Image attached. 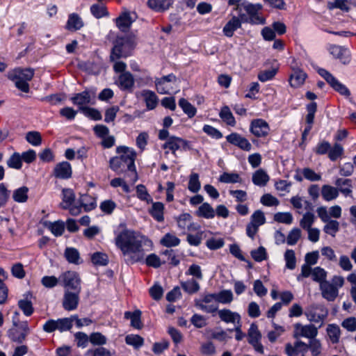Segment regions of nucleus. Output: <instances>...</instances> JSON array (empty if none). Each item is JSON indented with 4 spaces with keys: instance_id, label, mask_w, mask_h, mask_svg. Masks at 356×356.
<instances>
[{
    "instance_id": "nucleus-51",
    "label": "nucleus",
    "mask_w": 356,
    "mask_h": 356,
    "mask_svg": "<svg viewBox=\"0 0 356 356\" xmlns=\"http://www.w3.org/2000/svg\"><path fill=\"white\" fill-rule=\"evenodd\" d=\"M312 277L314 282L321 283L326 282L327 272L321 267H316L312 270Z\"/></svg>"
},
{
    "instance_id": "nucleus-31",
    "label": "nucleus",
    "mask_w": 356,
    "mask_h": 356,
    "mask_svg": "<svg viewBox=\"0 0 356 356\" xmlns=\"http://www.w3.org/2000/svg\"><path fill=\"white\" fill-rule=\"evenodd\" d=\"M124 318L131 320V325L138 330L143 327L141 323V312L140 310H136L134 312H126L124 313Z\"/></svg>"
},
{
    "instance_id": "nucleus-35",
    "label": "nucleus",
    "mask_w": 356,
    "mask_h": 356,
    "mask_svg": "<svg viewBox=\"0 0 356 356\" xmlns=\"http://www.w3.org/2000/svg\"><path fill=\"white\" fill-rule=\"evenodd\" d=\"M327 334L332 343H337L339 341L341 330L338 325L329 324L326 329Z\"/></svg>"
},
{
    "instance_id": "nucleus-48",
    "label": "nucleus",
    "mask_w": 356,
    "mask_h": 356,
    "mask_svg": "<svg viewBox=\"0 0 356 356\" xmlns=\"http://www.w3.org/2000/svg\"><path fill=\"white\" fill-rule=\"evenodd\" d=\"M29 188L26 186H22L16 189L13 192V198L17 202H25L28 199Z\"/></svg>"
},
{
    "instance_id": "nucleus-12",
    "label": "nucleus",
    "mask_w": 356,
    "mask_h": 356,
    "mask_svg": "<svg viewBox=\"0 0 356 356\" xmlns=\"http://www.w3.org/2000/svg\"><path fill=\"white\" fill-rule=\"evenodd\" d=\"M188 145L189 142L188 140L172 136L168 138L165 143L162 145V148L164 149H168L176 156L177 150L180 149H189Z\"/></svg>"
},
{
    "instance_id": "nucleus-29",
    "label": "nucleus",
    "mask_w": 356,
    "mask_h": 356,
    "mask_svg": "<svg viewBox=\"0 0 356 356\" xmlns=\"http://www.w3.org/2000/svg\"><path fill=\"white\" fill-rule=\"evenodd\" d=\"M270 177L266 172L263 169L256 170L252 177V182L254 185L259 186H265L268 182Z\"/></svg>"
},
{
    "instance_id": "nucleus-3",
    "label": "nucleus",
    "mask_w": 356,
    "mask_h": 356,
    "mask_svg": "<svg viewBox=\"0 0 356 356\" xmlns=\"http://www.w3.org/2000/svg\"><path fill=\"white\" fill-rule=\"evenodd\" d=\"M34 76V70L32 68L17 67L8 73V79L15 82L17 88L24 92H29L30 81Z\"/></svg>"
},
{
    "instance_id": "nucleus-27",
    "label": "nucleus",
    "mask_w": 356,
    "mask_h": 356,
    "mask_svg": "<svg viewBox=\"0 0 356 356\" xmlns=\"http://www.w3.org/2000/svg\"><path fill=\"white\" fill-rule=\"evenodd\" d=\"M134 20L131 18L129 12L122 13L116 18V25L122 31L126 32L129 30L130 26Z\"/></svg>"
},
{
    "instance_id": "nucleus-9",
    "label": "nucleus",
    "mask_w": 356,
    "mask_h": 356,
    "mask_svg": "<svg viewBox=\"0 0 356 356\" xmlns=\"http://www.w3.org/2000/svg\"><path fill=\"white\" fill-rule=\"evenodd\" d=\"M317 72L330 86L339 92L341 95L348 97L350 95V90L341 83H340L331 73L323 68H318Z\"/></svg>"
},
{
    "instance_id": "nucleus-19",
    "label": "nucleus",
    "mask_w": 356,
    "mask_h": 356,
    "mask_svg": "<svg viewBox=\"0 0 356 356\" xmlns=\"http://www.w3.org/2000/svg\"><path fill=\"white\" fill-rule=\"evenodd\" d=\"M227 142L229 143L238 146L243 150L250 151L252 145L244 137L236 133H232L226 137Z\"/></svg>"
},
{
    "instance_id": "nucleus-20",
    "label": "nucleus",
    "mask_w": 356,
    "mask_h": 356,
    "mask_svg": "<svg viewBox=\"0 0 356 356\" xmlns=\"http://www.w3.org/2000/svg\"><path fill=\"white\" fill-rule=\"evenodd\" d=\"M306 315L309 321L319 323L326 318L327 311L323 306H316L312 307Z\"/></svg>"
},
{
    "instance_id": "nucleus-23",
    "label": "nucleus",
    "mask_w": 356,
    "mask_h": 356,
    "mask_svg": "<svg viewBox=\"0 0 356 356\" xmlns=\"http://www.w3.org/2000/svg\"><path fill=\"white\" fill-rule=\"evenodd\" d=\"M119 88L122 90L131 91L134 86V79L129 72L120 74L117 82Z\"/></svg>"
},
{
    "instance_id": "nucleus-1",
    "label": "nucleus",
    "mask_w": 356,
    "mask_h": 356,
    "mask_svg": "<svg viewBox=\"0 0 356 356\" xmlns=\"http://www.w3.org/2000/svg\"><path fill=\"white\" fill-rule=\"evenodd\" d=\"M115 244L120 250L127 264L142 263L146 252L153 245L152 241L147 237L128 229L122 230L116 236Z\"/></svg>"
},
{
    "instance_id": "nucleus-17",
    "label": "nucleus",
    "mask_w": 356,
    "mask_h": 356,
    "mask_svg": "<svg viewBox=\"0 0 356 356\" xmlns=\"http://www.w3.org/2000/svg\"><path fill=\"white\" fill-rule=\"evenodd\" d=\"M92 95L88 90H84L81 92L76 93L70 98L72 102L77 106L82 112L83 108H86L88 104H92Z\"/></svg>"
},
{
    "instance_id": "nucleus-57",
    "label": "nucleus",
    "mask_w": 356,
    "mask_h": 356,
    "mask_svg": "<svg viewBox=\"0 0 356 356\" xmlns=\"http://www.w3.org/2000/svg\"><path fill=\"white\" fill-rule=\"evenodd\" d=\"M89 339L93 346H103L107 342L106 337L99 332L91 333Z\"/></svg>"
},
{
    "instance_id": "nucleus-38",
    "label": "nucleus",
    "mask_w": 356,
    "mask_h": 356,
    "mask_svg": "<svg viewBox=\"0 0 356 356\" xmlns=\"http://www.w3.org/2000/svg\"><path fill=\"white\" fill-rule=\"evenodd\" d=\"M64 255L67 261L70 264H80V254L74 248H67L65 250Z\"/></svg>"
},
{
    "instance_id": "nucleus-61",
    "label": "nucleus",
    "mask_w": 356,
    "mask_h": 356,
    "mask_svg": "<svg viewBox=\"0 0 356 356\" xmlns=\"http://www.w3.org/2000/svg\"><path fill=\"white\" fill-rule=\"evenodd\" d=\"M191 220H192V216L189 213L181 214L177 218V225L179 228L182 230L183 233L186 232Z\"/></svg>"
},
{
    "instance_id": "nucleus-22",
    "label": "nucleus",
    "mask_w": 356,
    "mask_h": 356,
    "mask_svg": "<svg viewBox=\"0 0 356 356\" xmlns=\"http://www.w3.org/2000/svg\"><path fill=\"white\" fill-rule=\"evenodd\" d=\"M218 315L226 323L238 324L241 322V316L228 309L218 310Z\"/></svg>"
},
{
    "instance_id": "nucleus-40",
    "label": "nucleus",
    "mask_w": 356,
    "mask_h": 356,
    "mask_svg": "<svg viewBox=\"0 0 356 356\" xmlns=\"http://www.w3.org/2000/svg\"><path fill=\"white\" fill-rule=\"evenodd\" d=\"M90 12L92 15L97 19L108 15L106 8L103 3H98L92 5L90 7Z\"/></svg>"
},
{
    "instance_id": "nucleus-55",
    "label": "nucleus",
    "mask_w": 356,
    "mask_h": 356,
    "mask_svg": "<svg viewBox=\"0 0 356 356\" xmlns=\"http://www.w3.org/2000/svg\"><path fill=\"white\" fill-rule=\"evenodd\" d=\"M201 187L197 173H191L189 177L188 188L193 193H197Z\"/></svg>"
},
{
    "instance_id": "nucleus-18",
    "label": "nucleus",
    "mask_w": 356,
    "mask_h": 356,
    "mask_svg": "<svg viewBox=\"0 0 356 356\" xmlns=\"http://www.w3.org/2000/svg\"><path fill=\"white\" fill-rule=\"evenodd\" d=\"M251 132L257 137H265L270 131L268 123L262 119H257L252 121L250 124Z\"/></svg>"
},
{
    "instance_id": "nucleus-59",
    "label": "nucleus",
    "mask_w": 356,
    "mask_h": 356,
    "mask_svg": "<svg viewBox=\"0 0 356 356\" xmlns=\"http://www.w3.org/2000/svg\"><path fill=\"white\" fill-rule=\"evenodd\" d=\"M343 154V147L339 143H335L332 147H330L328 152V157L331 161H334L340 158Z\"/></svg>"
},
{
    "instance_id": "nucleus-10",
    "label": "nucleus",
    "mask_w": 356,
    "mask_h": 356,
    "mask_svg": "<svg viewBox=\"0 0 356 356\" xmlns=\"http://www.w3.org/2000/svg\"><path fill=\"white\" fill-rule=\"evenodd\" d=\"M13 325L15 327L8 330V337L13 341L22 343L29 332L28 323L24 321L17 325L16 322H13Z\"/></svg>"
},
{
    "instance_id": "nucleus-50",
    "label": "nucleus",
    "mask_w": 356,
    "mask_h": 356,
    "mask_svg": "<svg viewBox=\"0 0 356 356\" xmlns=\"http://www.w3.org/2000/svg\"><path fill=\"white\" fill-rule=\"evenodd\" d=\"M220 117L228 125L233 127L236 124L235 119L228 106H224L222 108L220 112Z\"/></svg>"
},
{
    "instance_id": "nucleus-7",
    "label": "nucleus",
    "mask_w": 356,
    "mask_h": 356,
    "mask_svg": "<svg viewBox=\"0 0 356 356\" xmlns=\"http://www.w3.org/2000/svg\"><path fill=\"white\" fill-rule=\"evenodd\" d=\"M293 328V337L297 339L304 337L310 341L316 338L318 333V327L313 324L302 325L297 323L294 324Z\"/></svg>"
},
{
    "instance_id": "nucleus-5",
    "label": "nucleus",
    "mask_w": 356,
    "mask_h": 356,
    "mask_svg": "<svg viewBox=\"0 0 356 356\" xmlns=\"http://www.w3.org/2000/svg\"><path fill=\"white\" fill-rule=\"evenodd\" d=\"M135 44L132 38H117L110 56L111 60L115 61L120 58H127L130 56Z\"/></svg>"
},
{
    "instance_id": "nucleus-11",
    "label": "nucleus",
    "mask_w": 356,
    "mask_h": 356,
    "mask_svg": "<svg viewBox=\"0 0 356 356\" xmlns=\"http://www.w3.org/2000/svg\"><path fill=\"white\" fill-rule=\"evenodd\" d=\"M329 53L334 58L338 59L342 64L348 65L351 60V55L349 50L344 47L330 44L327 47Z\"/></svg>"
},
{
    "instance_id": "nucleus-49",
    "label": "nucleus",
    "mask_w": 356,
    "mask_h": 356,
    "mask_svg": "<svg viewBox=\"0 0 356 356\" xmlns=\"http://www.w3.org/2000/svg\"><path fill=\"white\" fill-rule=\"evenodd\" d=\"M127 344L132 346L134 348L138 349L144 343L143 337L138 334H129L125 337Z\"/></svg>"
},
{
    "instance_id": "nucleus-34",
    "label": "nucleus",
    "mask_w": 356,
    "mask_h": 356,
    "mask_svg": "<svg viewBox=\"0 0 356 356\" xmlns=\"http://www.w3.org/2000/svg\"><path fill=\"white\" fill-rule=\"evenodd\" d=\"M172 3V0H148L149 7L156 11L167 10Z\"/></svg>"
},
{
    "instance_id": "nucleus-63",
    "label": "nucleus",
    "mask_w": 356,
    "mask_h": 356,
    "mask_svg": "<svg viewBox=\"0 0 356 356\" xmlns=\"http://www.w3.org/2000/svg\"><path fill=\"white\" fill-rule=\"evenodd\" d=\"M73 316L71 318H64L56 321L57 330L60 332L70 330L72 327Z\"/></svg>"
},
{
    "instance_id": "nucleus-53",
    "label": "nucleus",
    "mask_w": 356,
    "mask_h": 356,
    "mask_svg": "<svg viewBox=\"0 0 356 356\" xmlns=\"http://www.w3.org/2000/svg\"><path fill=\"white\" fill-rule=\"evenodd\" d=\"M182 289L190 294L195 293L200 290L199 283L193 279L181 282Z\"/></svg>"
},
{
    "instance_id": "nucleus-52",
    "label": "nucleus",
    "mask_w": 356,
    "mask_h": 356,
    "mask_svg": "<svg viewBox=\"0 0 356 356\" xmlns=\"http://www.w3.org/2000/svg\"><path fill=\"white\" fill-rule=\"evenodd\" d=\"M91 261L95 266H106L108 263V257L105 253L97 252L91 256Z\"/></svg>"
},
{
    "instance_id": "nucleus-16",
    "label": "nucleus",
    "mask_w": 356,
    "mask_h": 356,
    "mask_svg": "<svg viewBox=\"0 0 356 356\" xmlns=\"http://www.w3.org/2000/svg\"><path fill=\"white\" fill-rule=\"evenodd\" d=\"M213 300L216 302V293L204 295L202 300H196L195 305L204 312L213 313L218 311V306L213 304L209 305Z\"/></svg>"
},
{
    "instance_id": "nucleus-32",
    "label": "nucleus",
    "mask_w": 356,
    "mask_h": 356,
    "mask_svg": "<svg viewBox=\"0 0 356 356\" xmlns=\"http://www.w3.org/2000/svg\"><path fill=\"white\" fill-rule=\"evenodd\" d=\"M321 195L325 201H332L338 197L339 190L334 186L325 184L322 186Z\"/></svg>"
},
{
    "instance_id": "nucleus-28",
    "label": "nucleus",
    "mask_w": 356,
    "mask_h": 356,
    "mask_svg": "<svg viewBox=\"0 0 356 356\" xmlns=\"http://www.w3.org/2000/svg\"><path fill=\"white\" fill-rule=\"evenodd\" d=\"M75 201V194L72 189L63 188L62 191V202L60 207L63 209H67Z\"/></svg>"
},
{
    "instance_id": "nucleus-44",
    "label": "nucleus",
    "mask_w": 356,
    "mask_h": 356,
    "mask_svg": "<svg viewBox=\"0 0 356 356\" xmlns=\"http://www.w3.org/2000/svg\"><path fill=\"white\" fill-rule=\"evenodd\" d=\"M219 181L227 184L241 183V178L237 173L223 172L219 177Z\"/></svg>"
},
{
    "instance_id": "nucleus-33",
    "label": "nucleus",
    "mask_w": 356,
    "mask_h": 356,
    "mask_svg": "<svg viewBox=\"0 0 356 356\" xmlns=\"http://www.w3.org/2000/svg\"><path fill=\"white\" fill-rule=\"evenodd\" d=\"M163 210V204L156 202L152 204V208L149 209V213L156 221L162 222L164 220Z\"/></svg>"
},
{
    "instance_id": "nucleus-30",
    "label": "nucleus",
    "mask_w": 356,
    "mask_h": 356,
    "mask_svg": "<svg viewBox=\"0 0 356 356\" xmlns=\"http://www.w3.org/2000/svg\"><path fill=\"white\" fill-rule=\"evenodd\" d=\"M199 217L206 219L213 218L216 216L215 209L207 202L202 203L196 211Z\"/></svg>"
},
{
    "instance_id": "nucleus-46",
    "label": "nucleus",
    "mask_w": 356,
    "mask_h": 356,
    "mask_svg": "<svg viewBox=\"0 0 356 356\" xmlns=\"http://www.w3.org/2000/svg\"><path fill=\"white\" fill-rule=\"evenodd\" d=\"M7 165L13 169L20 170L22 167V156L18 152L13 153L8 159Z\"/></svg>"
},
{
    "instance_id": "nucleus-25",
    "label": "nucleus",
    "mask_w": 356,
    "mask_h": 356,
    "mask_svg": "<svg viewBox=\"0 0 356 356\" xmlns=\"http://www.w3.org/2000/svg\"><path fill=\"white\" fill-rule=\"evenodd\" d=\"M141 96L145 102L147 110H153L158 105L159 99L154 92L149 90H143L141 92Z\"/></svg>"
},
{
    "instance_id": "nucleus-62",
    "label": "nucleus",
    "mask_w": 356,
    "mask_h": 356,
    "mask_svg": "<svg viewBox=\"0 0 356 356\" xmlns=\"http://www.w3.org/2000/svg\"><path fill=\"white\" fill-rule=\"evenodd\" d=\"M286 267L290 270L296 268V259L295 252L293 250H287L284 253Z\"/></svg>"
},
{
    "instance_id": "nucleus-15",
    "label": "nucleus",
    "mask_w": 356,
    "mask_h": 356,
    "mask_svg": "<svg viewBox=\"0 0 356 356\" xmlns=\"http://www.w3.org/2000/svg\"><path fill=\"white\" fill-rule=\"evenodd\" d=\"M284 353L287 356H305L307 353V343L297 340L294 343L285 344Z\"/></svg>"
},
{
    "instance_id": "nucleus-13",
    "label": "nucleus",
    "mask_w": 356,
    "mask_h": 356,
    "mask_svg": "<svg viewBox=\"0 0 356 356\" xmlns=\"http://www.w3.org/2000/svg\"><path fill=\"white\" fill-rule=\"evenodd\" d=\"M248 342L259 353H264V347L261 343V334L256 324H251L248 332Z\"/></svg>"
},
{
    "instance_id": "nucleus-21",
    "label": "nucleus",
    "mask_w": 356,
    "mask_h": 356,
    "mask_svg": "<svg viewBox=\"0 0 356 356\" xmlns=\"http://www.w3.org/2000/svg\"><path fill=\"white\" fill-rule=\"evenodd\" d=\"M56 177L63 179H67L72 176V167L70 163L63 161L58 163L54 170Z\"/></svg>"
},
{
    "instance_id": "nucleus-43",
    "label": "nucleus",
    "mask_w": 356,
    "mask_h": 356,
    "mask_svg": "<svg viewBox=\"0 0 356 356\" xmlns=\"http://www.w3.org/2000/svg\"><path fill=\"white\" fill-rule=\"evenodd\" d=\"M46 226L55 236H61L65 230L64 222L60 220L47 223Z\"/></svg>"
},
{
    "instance_id": "nucleus-47",
    "label": "nucleus",
    "mask_w": 356,
    "mask_h": 356,
    "mask_svg": "<svg viewBox=\"0 0 356 356\" xmlns=\"http://www.w3.org/2000/svg\"><path fill=\"white\" fill-rule=\"evenodd\" d=\"M161 243L168 248L177 246L180 243V240L175 235L168 233L161 240Z\"/></svg>"
},
{
    "instance_id": "nucleus-41",
    "label": "nucleus",
    "mask_w": 356,
    "mask_h": 356,
    "mask_svg": "<svg viewBox=\"0 0 356 356\" xmlns=\"http://www.w3.org/2000/svg\"><path fill=\"white\" fill-rule=\"evenodd\" d=\"M179 106L182 108L184 113H186L188 118H191L196 114L197 110L188 100L184 98H181L179 100Z\"/></svg>"
},
{
    "instance_id": "nucleus-58",
    "label": "nucleus",
    "mask_w": 356,
    "mask_h": 356,
    "mask_svg": "<svg viewBox=\"0 0 356 356\" xmlns=\"http://www.w3.org/2000/svg\"><path fill=\"white\" fill-rule=\"evenodd\" d=\"M326 222V225L323 227V231L332 236H335L339 229V222L334 220H330Z\"/></svg>"
},
{
    "instance_id": "nucleus-39",
    "label": "nucleus",
    "mask_w": 356,
    "mask_h": 356,
    "mask_svg": "<svg viewBox=\"0 0 356 356\" xmlns=\"http://www.w3.org/2000/svg\"><path fill=\"white\" fill-rule=\"evenodd\" d=\"M306 77L307 75L303 71H295L290 76V84L292 87H298L303 84Z\"/></svg>"
},
{
    "instance_id": "nucleus-64",
    "label": "nucleus",
    "mask_w": 356,
    "mask_h": 356,
    "mask_svg": "<svg viewBox=\"0 0 356 356\" xmlns=\"http://www.w3.org/2000/svg\"><path fill=\"white\" fill-rule=\"evenodd\" d=\"M261 203L266 207L277 206L280 204L278 199L270 193L263 195L260 199Z\"/></svg>"
},
{
    "instance_id": "nucleus-45",
    "label": "nucleus",
    "mask_w": 356,
    "mask_h": 356,
    "mask_svg": "<svg viewBox=\"0 0 356 356\" xmlns=\"http://www.w3.org/2000/svg\"><path fill=\"white\" fill-rule=\"evenodd\" d=\"M216 294V302L222 304H229L232 302L234 297L231 290H222Z\"/></svg>"
},
{
    "instance_id": "nucleus-54",
    "label": "nucleus",
    "mask_w": 356,
    "mask_h": 356,
    "mask_svg": "<svg viewBox=\"0 0 356 356\" xmlns=\"http://www.w3.org/2000/svg\"><path fill=\"white\" fill-rule=\"evenodd\" d=\"M27 142L33 146H39L42 143V136L40 132L36 131H29L25 137Z\"/></svg>"
},
{
    "instance_id": "nucleus-14",
    "label": "nucleus",
    "mask_w": 356,
    "mask_h": 356,
    "mask_svg": "<svg viewBox=\"0 0 356 356\" xmlns=\"http://www.w3.org/2000/svg\"><path fill=\"white\" fill-rule=\"evenodd\" d=\"M81 291L65 290L63 298V307L66 311H72L77 308Z\"/></svg>"
},
{
    "instance_id": "nucleus-60",
    "label": "nucleus",
    "mask_w": 356,
    "mask_h": 356,
    "mask_svg": "<svg viewBox=\"0 0 356 356\" xmlns=\"http://www.w3.org/2000/svg\"><path fill=\"white\" fill-rule=\"evenodd\" d=\"M315 216L314 213L311 212H307L305 213L300 221V227L304 229H309L312 228V225L314 222Z\"/></svg>"
},
{
    "instance_id": "nucleus-24",
    "label": "nucleus",
    "mask_w": 356,
    "mask_h": 356,
    "mask_svg": "<svg viewBox=\"0 0 356 356\" xmlns=\"http://www.w3.org/2000/svg\"><path fill=\"white\" fill-rule=\"evenodd\" d=\"M83 26L84 22L81 17L77 13H71L68 16L65 29L74 32L80 30Z\"/></svg>"
},
{
    "instance_id": "nucleus-26",
    "label": "nucleus",
    "mask_w": 356,
    "mask_h": 356,
    "mask_svg": "<svg viewBox=\"0 0 356 356\" xmlns=\"http://www.w3.org/2000/svg\"><path fill=\"white\" fill-rule=\"evenodd\" d=\"M241 26V23L239 18L236 16H233L223 27L222 32L225 36L231 38L233 36L234 31Z\"/></svg>"
},
{
    "instance_id": "nucleus-2",
    "label": "nucleus",
    "mask_w": 356,
    "mask_h": 356,
    "mask_svg": "<svg viewBox=\"0 0 356 356\" xmlns=\"http://www.w3.org/2000/svg\"><path fill=\"white\" fill-rule=\"evenodd\" d=\"M118 156L110 159L109 166L115 172L122 173L129 171L131 173V181L134 184L138 180V175L135 166L136 152L126 146H119L116 148Z\"/></svg>"
},
{
    "instance_id": "nucleus-8",
    "label": "nucleus",
    "mask_w": 356,
    "mask_h": 356,
    "mask_svg": "<svg viewBox=\"0 0 356 356\" xmlns=\"http://www.w3.org/2000/svg\"><path fill=\"white\" fill-rule=\"evenodd\" d=\"M177 79L173 74H170L160 79H156L155 81V85L158 92L160 94H170L172 92H176L179 90L177 87H176V90H174L172 85H175L177 83Z\"/></svg>"
},
{
    "instance_id": "nucleus-4",
    "label": "nucleus",
    "mask_w": 356,
    "mask_h": 356,
    "mask_svg": "<svg viewBox=\"0 0 356 356\" xmlns=\"http://www.w3.org/2000/svg\"><path fill=\"white\" fill-rule=\"evenodd\" d=\"M345 283V279L342 276L334 275L331 281L321 283L319 286L322 297L329 302H334L339 296V289Z\"/></svg>"
},
{
    "instance_id": "nucleus-6",
    "label": "nucleus",
    "mask_w": 356,
    "mask_h": 356,
    "mask_svg": "<svg viewBox=\"0 0 356 356\" xmlns=\"http://www.w3.org/2000/svg\"><path fill=\"white\" fill-rule=\"evenodd\" d=\"M59 280L65 290L81 291V279L75 271L69 270L63 273L59 276Z\"/></svg>"
},
{
    "instance_id": "nucleus-42",
    "label": "nucleus",
    "mask_w": 356,
    "mask_h": 356,
    "mask_svg": "<svg viewBox=\"0 0 356 356\" xmlns=\"http://www.w3.org/2000/svg\"><path fill=\"white\" fill-rule=\"evenodd\" d=\"M307 351L309 350L312 356H320L322 353V344L319 339L316 338L309 341L307 343Z\"/></svg>"
},
{
    "instance_id": "nucleus-56",
    "label": "nucleus",
    "mask_w": 356,
    "mask_h": 356,
    "mask_svg": "<svg viewBox=\"0 0 356 356\" xmlns=\"http://www.w3.org/2000/svg\"><path fill=\"white\" fill-rule=\"evenodd\" d=\"M260 8L257 6L248 3H243L240 5H237L236 7L234 8L235 10H242L243 9L246 11V13L250 16V18L252 17H254V15L257 13L259 9Z\"/></svg>"
},
{
    "instance_id": "nucleus-36",
    "label": "nucleus",
    "mask_w": 356,
    "mask_h": 356,
    "mask_svg": "<svg viewBox=\"0 0 356 356\" xmlns=\"http://www.w3.org/2000/svg\"><path fill=\"white\" fill-rule=\"evenodd\" d=\"M352 181L350 179L339 178L335 181V185L339 187V191H341L344 195L347 196L352 193L350 189L352 186Z\"/></svg>"
},
{
    "instance_id": "nucleus-37",
    "label": "nucleus",
    "mask_w": 356,
    "mask_h": 356,
    "mask_svg": "<svg viewBox=\"0 0 356 356\" xmlns=\"http://www.w3.org/2000/svg\"><path fill=\"white\" fill-rule=\"evenodd\" d=\"M79 202L86 211H91L96 207L95 199L88 195H81Z\"/></svg>"
}]
</instances>
